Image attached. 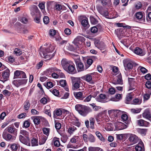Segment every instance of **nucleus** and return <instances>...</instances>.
I'll use <instances>...</instances> for the list:
<instances>
[{
  "mask_svg": "<svg viewBox=\"0 0 151 151\" xmlns=\"http://www.w3.org/2000/svg\"><path fill=\"white\" fill-rule=\"evenodd\" d=\"M55 47L52 45L50 46L48 48H45L43 50L41 49L39 52L40 55L42 58L47 60H50L54 56L53 54H51L54 51Z\"/></svg>",
  "mask_w": 151,
  "mask_h": 151,
  "instance_id": "f257e3e1",
  "label": "nucleus"
},
{
  "mask_svg": "<svg viewBox=\"0 0 151 151\" xmlns=\"http://www.w3.org/2000/svg\"><path fill=\"white\" fill-rule=\"evenodd\" d=\"M75 109L81 115L85 116L88 112L92 111V110L89 108H84V106L81 104H77L75 107Z\"/></svg>",
  "mask_w": 151,
  "mask_h": 151,
  "instance_id": "f03ea898",
  "label": "nucleus"
},
{
  "mask_svg": "<svg viewBox=\"0 0 151 151\" xmlns=\"http://www.w3.org/2000/svg\"><path fill=\"white\" fill-rule=\"evenodd\" d=\"M71 79L72 82L73 87L75 88H79L83 85L80 78L72 77H71Z\"/></svg>",
  "mask_w": 151,
  "mask_h": 151,
  "instance_id": "7ed1b4c3",
  "label": "nucleus"
},
{
  "mask_svg": "<svg viewBox=\"0 0 151 151\" xmlns=\"http://www.w3.org/2000/svg\"><path fill=\"white\" fill-rule=\"evenodd\" d=\"M68 111L64 109H56L53 111V117L56 119H60V118L63 113L67 114Z\"/></svg>",
  "mask_w": 151,
  "mask_h": 151,
  "instance_id": "20e7f679",
  "label": "nucleus"
},
{
  "mask_svg": "<svg viewBox=\"0 0 151 151\" xmlns=\"http://www.w3.org/2000/svg\"><path fill=\"white\" fill-rule=\"evenodd\" d=\"M128 141L130 145H133L137 143L138 141V138L134 134H130Z\"/></svg>",
  "mask_w": 151,
  "mask_h": 151,
  "instance_id": "39448f33",
  "label": "nucleus"
},
{
  "mask_svg": "<svg viewBox=\"0 0 151 151\" xmlns=\"http://www.w3.org/2000/svg\"><path fill=\"white\" fill-rule=\"evenodd\" d=\"M3 138L8 141H13L15 139V137L6 132V130H4L2 134Z\"/></svg>",
  "mask_w": 151,
  "mask_h": 151,
  "instance_id": "423d86ee",
  "label": "nucleus"
},
{
  "mask_svg": "<svg viewBox=\"0 0 151 151\" xmlns=\"http://www.w3.org/2000/svg\"><path fill=\"white\" fill-rule=\"evenodd\" d=\"M75 61L76 63L78 70L79 71H82L84 70L83 64L81 62L79 58L75 59Z\"/></svg>",
  "mask_w": 151,
  "mask_h": 151,
  "instance_id": "0eeeda50",
  "label": "nucleus"
},
{
  "mask_svg": "<svg viewBox=\"0 0 151 151\" xmlns=\"http://www.w3.org/2000/svg\"><path fill=\"white\" fill-rule=\"evenodd\" d=\"M99 43V41H95V45L101 51H102V52H104L106 48V45L103 42H101L98 44Z\"/></svg>",
  "mask_w": 151,
  "mask_h": 151,
  "instance_id": "6e6552de",
  "label": "nucleus"
},
{
  "mask_svg": "<svg viewBox=\"0 0 151 151\" xmlns=\"http://www.w3.org/2000/svg\"><path fill=\"white\" fill-rule=\"evenodd\" d=\"M115 129L117 130H121L126 129L127 126L125 124L120 122H117L115 123Z\"/></svg>",
  "mask_w": 151,
  "mask_h": 151,
  "instance_id": "1a4fd4ad",
  "label": "nucleus"
},
{
  "mask_svg": "<svg viewBox=\"0 0 151 151\" xmlns=\"http://www.w3.org/2000/svg\"><path fill=\"white\" fill-rule=\"evenodd\" d=\"M48 71L50 72H56L57 73H58V77H60L61 78H64L65 76L64 74L62 72H61V71L60 70L55 67L49 68L48 69Z\"/></svg>",
  "mask_w": 151,
  "mask_h": 151,
  "instance_id": "9d476101",
  "label": "nucleus"
},
{
  "mask_svg": "<svg viewBox=\"0 0 151 151\" xmlns=\"http://www.w3.org/2000/svg\"><path fill=\"white\" fill-rule=\"evenodd\" d=\"M129 90H132L135 89L136 86V83L135 79L133 78H129Z\"/></svg>",
  "mask_w": 151,
  "mask_h": 151,
  "instance_id": "9b49d317",
  "label": "nucleus"
},
{
  "mask_svg": "<svg viewBox=\"0 0 151 151\" xmlns=\"http://www.w3.org/2000/svg\"><path fill=\"white\" fill-rule=\"evenodd\" d=\"M124 66L126 70L130 69L133 67V64L131 61L126 60L124 62Z\"/></svg>",
  "mask_w": 151,
  "mask_h": 151,
  "instance_id": "f8f14e48",
  "label": "nucleus"
},
{
  "mask_svg": "<svg viewBox=\"0 0 151 151\" xmlns=\"http://www.w3.org/2000/svg\"><path fill=\"white\" fill-rule=\"evenodd\" d=\"M10 74V71L8 68L6 69L3 72L2 75V78L6 81L9 78Z\"/></svg>",
  "mask_w": 151,
  "mask_h": 151,
  "instance_id": "ddd939ff",
  "label": "nucleus"
},
{
  "mask_svg": "<svg viewBox=\"0 0 151 151\" xmlns=\"http://www.w3.org/2000/svg\"><path fill=\"white\" fill-rule=\"evenodd\" d=\"M71 62L66 59H63L61 61V64L64 69L66 70L70 64Z\"/></svg>",
  "mask_w": 151,
  "mask_h": 151,
  "instance_id": "4468645a",
  "label": "nucleus"
},
{
  "mask_svg": "<svg viewBox=\"0 0 151 151\" xmlns=\"http://www.w3.org/2000/svg\"><path fill=\"white\" fill-rule=\"evenodd\" d=\"M137 123L138 125L140 126L147 127L150 125L149 122L142 119L138 120Z\"/></svg>",
  "mask_w": 151,
  "mask_h": 151,
  "instance_id": "2eb2a0df",
  "label": "nucleus"
},
{
  "mask_svg": "<svg viewBox=\"0 0 151 151\" xmlns=\"http://www.w3.org/2000/svg\"><path fill=\"white\" fill-rule=\"evenodd\" d=\"M4 130H6V132H8L9 133L14 135H16L17 133V130L13 127L9 126Z\"/></svg>",
  "mask_w": 151,
  "mask_h": 151,
  "instance_id": "dca6fc26",
  "label": "nucleus"
},
{
  "mask_svg": "<svg viewBox=\"0 0 151 151\" xmlns=\"http://www.w3.org/2000/svg\"><path fill=\"white\" fill-rule=\"evenodd\" d=\"M143 117L150 120L151 118V114L148 109H145L142 114Z\"/></svg>",
  "mask_w": 151,
  "mask_h": 151,
  "instance_id": "f3484780",
  "label": "nucleus"
},
{
  "mask_svg": "<svg viewBox=\"0 0 151 151\" xmlns=\"http://www.w3.org/2000/svg\"><path fill=\"white\" fill-rule=\"evenodd\" d=\"M67 70L68 72L69 73L74 74L76 72L74 65H71V64L68 67Z\"/></svg>",
  "mask_w": 151,
  "mask_h": 151,
  "instance_id": "a211bd4d",
  "label": "nucleus"
},
{
  "mask_svg": "<svg viewBox=\"0 0 151 151\" xmlns=\"http://www.w3.org/2000/svg\"><path fill=\"white\" fill-rule=\"evenodd\" d=\"M134 52L136 54L141 56H143L145 54V52H143L142 50L139 47H136L134 50Z\"/></svg>",
  "mask_w": 151,
  "mask_h": 151,
  "instance_id": "6ab92c4d",
  "label": "nucleus"
},
{
  "mask_svg": "<svg viewBox=\"0 0 151 151\" xmlns=\"http://www.w3.org/2000/svg\"><path fill=\"white\" fill-rule=\"evenodd\" d=\"M115 79L113 82V83L114 84H122V78L121 76H116L114 79Z\"/></svg>",
  "mask_w": 151,
  "mask_h": 151,
  "instance_id": "aec40b11",
  "label": "nucleus"
},
{
  "mask_svg": "<svg viewBox=\"0 0 151 151\" xmlns=\"http://www.w3.org/2000/svg\"><path fill=\"white\" fill-rule=\"evenodd\" d=\"M30 9L31 11V14L32 16H33L35 13H37L39 11L37 6L35 5H33L31 7Z\"/></svg>",
  "mask_w": 151,
  "mask_h": 151,
  "instance_id": "412c9836",
  "label": "nucleus"
},
{
  "mask_svg": "<svg viewBox=\"0 0 151 151\" xmlns=\"http://www.w3.org/2000/svg\"><path fill=\"white\" fill-rule=\"evenodd\" d=\"M136 18L138 20H143L144 18V14L142 12H138L135 14Z\"/></svg>",
  "mask_w": 151,
  "mask_h": 151,
  "instance_id": "4be33fe9",
  "label": "nucleus"
},
{
  "mask_svg": "<svg viewBox=\"0 0 151 151\" xmlns=\"http://www.w3.org/2000/svg\"><path fill=\"white\" fill-rule=\"evenodd\" d=\"M83 17L82 16L78 17L79 21L81 22L82 25L84 27H86L88 24V22L86 19H83Z\"/></svg>",
  "mask_w": 151,
  "mask_h": 151,
  "instance_id": "5701e85b",
  "label": "nucleus"
},
{
  "mask_svg": "<svg viewBox=\"0 0 151 151\" xmlns=\"http://www.w3.org/2000/svg\"><path fill=\"white\" fill-rule=\"evenodd\" d=\"M24 110L27 112L30 107V104L29 101H26L24 104Z\"/></svg>",
  "mask_w": 151,
  "mask_h": 151,
  "instance_id": "b1692460",
  "label": "nucleus"
},
{
  "mask_svg": "<svg viewBox=\"0 0 151 151\" xmlns=\"http://www.w3.org/2000/svg\"><path fill=\"white\" fill-rule=\"evenodd\" d=\"M19 139L20 141L23 144L26 145H30L29 143L27 142L24 137L21 135H19Z\"/></svg>",
  "mask_w": 151,
  "mask_h": 151,
  "instance_id": "393cba45",
  "label": "nucleus"
},
{
  "mask_svg": "<svg viewBox=\"0 0 151 151\" xmlns=\"http://www.w3.org/2000/svg\"><path fill=\"white\" fill-rule=\"evenodd\" d=\"M122 99V95L120 94H118L115 95V97L112 98L111 99V100L114 101H117Z\"/></svg>",
  "mask_w": 151,
  "mask_h": 151,
  "instance_id": "a878e982",
  "label": "nucleus"
},
{
  "mask_svg": "<svg viewBox=\"0 0 151 151\" xmlns=\"http://www.w3.org/2000/svg\"><path fill=\"white\" fill-rule=\"evenodd\" d=\"M135 149L136 151H142L144 150L143 145L142 143L138 144L135 147Z\"/></svg>",
  "mask_w": 151,
  "mask_h": 151,
  "instance_id": "bb28decb",
  "label": "nucleus"
},
{
  "mask_svg": "<svg viewBox=\"0 0 151 151\" xmlns=\"http://www.w3.org/2000/svg\"><path fill=\"white\" fill-rule=\"evenodd\" d=\"M96 2L101 4L103 6L110 5L111 4V0H109L108 2H106V1H105L104 0H97Z\"/></svg>",
  "mask_w": 151,
  "mask_h": 151,
  "instance_id": "cd10ccee",
  "label": "nucleus"
},
{
  "mask_svg": "<svg viewBox=\"0 0 151 151\" xmlns=\"http://www.w3.org/2000/svg\"><path fill=\"white\" fill-rule=\"evenodd\" d=\"M74 95L76 98L81 100L83 99V93L82 92H75L74 93Z\"/></svg>",
  "mask_w": 151,
  "mask_h": 151,
  "instance_id": "c85d7f7f",
  "label": "nucleus"
},
{
  "mask_svg": "<svg viewBox=\"0 0 151 151\" xmlns=\"http://www.w3.org/2000/svg\"><path fill=\"white\" fill-rule=\"evenodd\" d=\"M47 137L43 135L41 138H40L39 143L40 145H42L45 143L46 140L47 139Z\"/></svg>",
  "mask_w": 151,
  "mask_h": 151,
  "instance_id": "c756f323",
  "label": "nucleus"
},
{
  "mask_svg": "<svg viewBox=\"0 0 151 151\" xmlns=\"http://www.w3.org/2000/svg\"><path fill=\"white\" fill-rule=\"evenodd\" d=\"M92 79V77L90 74H88L86 76V81L89 82L90 83L93 84L94 83L91 81Z\"/></svg>",
  "mask_w": 151,
  "mask_h": 151,
  "instance_id": "7c9ffc66",
  "label": "nucleus"
},
{
  "mask_svg": "<svg viewBox=\"0 0 151 151\" xmlns=\"http://www.w3.org/2000/svg\"><path fill=\"white\" fill-rule=\"evenodd\" d=\"M137 132L142 136L145 135L147 132V129H142L139 128L137 129Z\"/></svg>",
  "mask_w": 151,
  "mask_h": 151,
  "instance_id": "2f4dec72",
  "label": "nucleus"
},
{
  "mask_svg": "<svg viewBox=\"0 0 151 151\" xmlns=\"http://www.w3.org/2000/svg\"><path fill=\"white\" fill-rule=\"evenodd\" d=\"M20 133L24 136L27 138L28 140H29V133L25 130H21L20 132Z\"/></svg>",
  "mask_w": 151,
  "mask_h": 151,
  "instance_id": "473e14b6",
  "label": "nucleus"
},
{
  "mask_svg": "<svg viewBox=\"0 0 151 151\" xmlns=\"http://www.w3.org/2000/svg\"><path fill=\"white\" fill-rule=\"evenodd\" d=\"M76 129H77L75 127L73 126H71L68 128V131L69 133L71 134H73V132L75 131Z\"/></svg>",
  "mask_w": 151,
  "mask_h": 151,
  "instance_id": "72a5a7b5",
  "label": "nucleus"
},
{
  "mask_svg": "<svg viewBox=\"0 0 151 151\" xmlns=\"http://www.w3.org/2000/svg\"><path fill=\"white\" fill-rule=\"evenodd\" d=\"M85 38L84 37L81 36H77L74 39V41L77 42L78 41L83 42L84 41Z\"/></svg>",
  "mask_w": 151,
  "mask_h": 151,
  "instance_id": "f704fd0d",
  "label": "nucleus"
},
{
  "mask_svg": "<svg viewBox=\"0 0 151 151\" xmlns=\"http://www.w3.org/2000/svg\"><path fill=\"white\" fill-rule=\"evenodd\" d=\"M14 53L16 55L19 56L22 54V52L20 49L16 48L14 50Z\"/></svg>",
  "mask_w": 151,
  "mask_h": 151,
  "instance_id": "c9c22d12",
  "label": "nucleus"
},
{
  "mask_svg": "<svg viewBox=\"0 0 151 151\" xmlns=\"http://www.w3.org/2000/svg\"><path fill=\"white\" fill-rule=\"evenodd\" d=\"M117 112H119V110H111L108 111V113L109 114L113 115L114 116H116Z\"/></svg>",
  "mask_w": 151,
  "mask_h": 151,
  "instance_id": "e433bc0d",
  "label": "nucleus"
},
{
  "mask_svg": "<svg viewBox=\"0 0 151 151\" xmlns=\"http://www.w3.org/2000/svg\"><path fill=\"white\" fill-rule=\"evenodd\" d=\"M95 134L97 137L101 141H104L105 140V139L102 136L101 134L98 131L96 132Z\"/></svg>",
  "mask_w": 151,
  "mask_h": 151,
  "instance_id": "4c0bfd02",
  "label": "nucleus"
},
{
  "mask_svg": "<svg viewBox=\"0 0 151 151\" xmlns=\"http://www.w3.org/2000/svg\"><path fill=\"white\" fill-rule=\"evenodd\" d=\"M146 87L148 89L147 91H150L151 92V82L150 81H147L145 84Z\"/></svg>",
  "mask_w": 151,
  "mask_h": 151,
  "instance_id": "58836bf2",
  "label": "nucleus"
},
{
  "mask_svg": "<svg viewBox=\"0 0 151 151\" xmlns=\"http://www.w3.org/2000/svg\"><path fill=\"white\" fill-rule=\"evenodd\" d=\"M53 140L54 141V144L55 146L57 147H59L60 146V143L58 138L56 137H54L53 138Z\"/></svg>",
  "mask_w": 151,
  "mask_h": 151,
  "instance_id": "ea45409f",
  "label": "nucleus"
},
{
  "mask_svg": "<svg viewBox=\"0 0 151 151\" xmlns=\"http://www.w3.org/2000/svg\"><path fill=\"white\" fill-rule=\"evenodd\" d=\"M151 94V92H150V91H147L146 93L144 96V100H147L149 98Z\"/></svg>",
  "mask_w": 151,
  "mask_h": 151,
  "instance_id": "a19ab883",
  "label": "nucleus"
},
{
  "mask_svg": "<svg viewBox=\"0 0 151 151\" xmlns=\"http://www.w3.org/2000/svg\"><path fill=\"white\" fill-rule=\"evenodd\" d=\"M138 69L140 70L141 72L143 74H145L147 72V70L145 68L141 66H139L138 68Z\"/></svg>",
  "mask_w": 151,
  "mask_h": 151,
  "instance_id": "79ce46f5",
  "label": "nucleus"
},
{
  "mask_svg": "<svg viewBox=\"0 0 151 151\" xmlns=\"http://www.w3.org/2000/svg\"><path fill=\"white\" fill-rule=\"evenodd\" d=\"M90 20L91 23L93 24H96L98 23V22L96 19L92 16L90 17Z\"/></svg>",
  "mask_w": 151,
  "mask_h": 151,
  "instance_id": "37998d69",
  "label": "nucleus"
},
{
  "mask_svg": "<svg viewBox=\"0 0 151 151\" xmlns=\"http://www.w3.org/2000/svg\"><path fill=\"white\" fill-rule=\"evenodd\" d=\"M32 146H35L38 145V141L35 138H33L31 141Z\"/></svg>",
  "mask_w": 151,
  "mask_h": 151,
  "instance_id": "c03bdc74",
  "label": "nucleus"
},
{
  "mask_svg": "<svg viewBox=\"0 0 151 151\" xmlns=\"http://www.w3.org/2000/svg\"><path fill=\"white\" fill-rule=\"evenodd\" d=\"M141 110L140 108L132 109H131V111L132 113L137 114L139 113Z\"/></svg>",
  "mask_w": 151,
  "mask_h": 151,
  "instance_id": "a18cd8bd",
  "label": "nucleus"
},
{
  "mask_svg": "<svg viewBox=\"0 0 151 151\" xmlns=\"http://www.w3.org/2000/svg\"><path fill=\"white\" fill-rule=\"evenodd\" d=\"M132 99V95L131 93H129L127 96L126 97V103L129 104Z\"/></svg>",
  "mask_w": 151,
  "mask_h": 151,
  "instance_id": "49530a36",
  "label": "nucleus"
},
{
  "mask_svg": "<svg viewBox=\"0 0 151 151\" xmlns=\"http://www.w3.org/2000/svg\"><path fill=\"white\" fill-rule=\"evenodd\" d=\"M63 6H63L61 4H57L55 6V9L57 11H60L62 9Z\"/></svg>",
  "mask_w": 151,
  "mask_h": 151,
  "instance_id": "de8ad7c7",
  "label": "nucleus"
},
{
  "mask_svg": "<svg viewBox=\"0 0 151 151\" xmlns=\"http://www.w3.org/2000/svg\"><path fill=\"white\" fill-rule=\"evenodd\" d=\"M66 49L69 51H73L74 50V48L72 45L68 44L66 47Z\"/></svg>",
  "mask_w": 151,
  "mask_h": 151,
  "instance_id": "09e8293b",
  "label": "nucleus"
},
{
  "mask_svg": "<svg viewBox=\"0 0 151 151\" xmlns=\"http://www.w3.org/2000/svg\"><path fill=\"white\" fill-rule=\"evenodd\" d=\"M100 148L98 147H89L88 148L89 151H99Z\"/></svg>",
  "mask_w": 151,
  "mask_h": 151,
  "instance_id": "8fccbe9b",
  "label": "nucleus"
},
{
  "mask_svg": "<svg viewBox=\"0 0 151 151\" xmlns=\"http://www.w3.org/2000/svg\"><path fill=\"white\" fill-rule=\"evenodd\" d=\"M88 140L91 142H95V139L94 136L92 134H90L88 137Z\"/></svg>",
  "mask_w": 151,
  "mask_h": 151,
  "instance_id": "3c124183",
  "label": "nucleus"
},
{
  "mask_svg": "<svg viewBox=\"0 0 151 151\" xmlns=\"http://www.w3.org/2000/svg\"><path fill=\"white\" fill-rule=\"evenodd\" d=\"M20 71L21 70H17L14 72V78H19L20 73Z\"/></svg>",
  "mask_w": 151,
  "mask_h": 151,
  "instance_id": "603ef678",
  "label": "nucleus"
},
{
  "mask_svg": "<svg viewBox=\"0 0 151 151\" xmlns=\"http://www.w3.org/2000/svg\"><path fill=\"white\" fill-rule=\"evenodd\" d=\"M44 134L47 136H48L49 134L50 129L47 128H44L43 129Z\"/></svg>",
  "mask_w": 151,
  "mask_h": 151,
  "instance_id": "864d4df0",
  "label": "nucleus"
},
{
  "mask_svg": "<svg viewBox=\"0 0 151 151\" xmlns=\"http://www.w3.org/2000/svg\"><path fill=\"white\" fill-rule=\"evenodd\" d=\"M79 138V137L78 136H74L70 140V142L72 143H75L76 142L77 140Z\"/></svg>",
  "mask_w": 151,
  "mask_h": 151,
  "instance_id": "5fc2aeb1",
  "label": "nucleus"
},
{
  "mask_svg": "<svg viewBox=\"0 0 151 151\" xmlns=\"http://www.w3.org/2000/svg\"><path fill=\"white\" fill-rule=\"evenodd\" d=\"M50 91L53 94L56 96H58L59 95V93L58 91L56 89L51 90Z\"/></svg>",
  "mask_w": 151,
  "mask_h": 151,
  "instance_id": "6e6d98bb",
  "label": "nucleus"
},
{
  "mask_svg": "<svg viewBox=\"0 0 151 151\" xmlns=\"http://www.w3.org/2000/svg\"><path fill=\"white\" fill-rule=\"evenodd\" d=\"M26 78L27 76L25 73L24 72L21 70L20 76H19V78Z\"/></svg>",
  "mask_w": 151,
  "mask_h": 151,
  "instance_id": "4d7b16f0",
  "label": "nucleus"
},
{
  "mask_svg": "<svg viewBox=\"0 0 151 151\" xmlns=\"http://www.w3.org/2000/svg\"><path fill=\"white\" fill-rule=\"evenodd\" d=\"M30 125V123L29 120H27L24 122L23 123V127L25 128L29 127Z\"/></svg>",
  "mask_w": 151,
  "mask_h": 151,
  "instance_id": "13d9d810",
  "label": "nucleus"
},
{
  "mask_svg": "<svg viewBox=\"0 0 151 151\" xmlns=\"http://www.w3.org/2000/svg\"><path fill=\"white\" fill-rule=\"evenodd\" d=\"M53 86V83L51 82H48L47 83L46 87L48 89L52 87Z\"/></svg>",
  "mask_w": 151,
  "mask_h": 151,
  "instance_id": "bf43d9fd",
  "label": "nucleus"
},
{
  "mask_svg": "<svg viewBox=\"0 0 151 151\" xmlns=\"http://www.w3.org/2000/svg\"><path fill=\"white\" fill-rule=\"evenodd\" d=\"M91 31L92 33H95L97 32L98 28L96 26H94L91 28Z\"/></svg>",
  "mask_w": 151,
  "mask_h": 151,
  "instance_id": "052dcab7",
  "label": "nucleus"
},
{
  "mask_svg": "<svg viewBox=\"0 0 151 151\" xmlns=\"http://www.w3.org/2000/svg\"><path fill=\"white\" fill-rule=\"evenodd\" d=\"M121 118L122 121L123 122H125L127 120L128 117L127 115L124 114L122 115Z\"/></svg>",
  "mask_w": 151,
  "mask_h": 151,
  "instance_id": "680f3d73",
  "label": "nucleus"
},
{
  "mask_svg": "<svg viewBox=\"0 0 151 151\" xmlns=\"http://www.w3.org/2000/svg\"><path fill=\"white\" fill-rule=\"evenodd\" d=\"M13 83L17 87H18L20 86L19 80H14L13 82Z\"/></svg>",
  "mask_w": 151,
  "mask_h": 151,
  "instance_id": "e2e57ef3",
  "label": "nucleus"
},
{
  "mask_svg": "<svg viewBox=\"0 0 151 151\" xmlns=\"http://www.w3.org/2000/svg\"><path fill=\"white\" fill-rule=\"evenodd\" d=\"M43 21L44 23L46 24L48 23L49 22V17L47 16H45L43 18Z\"/></svg>",
  "mask_w": 151,
  "mask_h": 151,
  "instance_id": "0e129e2a",
  "label": "nucleus"
},
{
  "mask_svg": "<svg viewBox=\"0 0 151 151\" xmlns=\"http://www.w3.org/2000/svg\"><path fill=\"white\" fill-rule=\"evenodd\" d=\"M106 97V95L103 94H101L99 97V101L100 102H101L102 101V100L104 99H105Z\"/></svg>",
  "mask_w": 151,
  "mask_h": 151,
  "instance_id": "69168bd1",
  "label": "nucleus"
},
{
  "mask_svg": "<svg viewBox=\"0 0 151 151\" xmlns=\"http://www.w3.org/2000/svg\"><path fill=\"white\" fill-rule=\"evenodd\" d=\"M45 2H42L39 4L38 6L41 9H43L45 8Z\"/></svg>",
  "mask_w": 151,
  "mask_h": 151,
  "instance_id": "338daca9",
  "label": "nucleus"
},
{
  "mask_svg": "<svg viewBox=\"0 0 151 151\" xmlns=\"http://www.w3.org/2000/svg\"><path fill=\"white\" fill-rule=\"evenodd\" d=\"M59 83L62 87H64L66 85L67 83L65 80H62L60 81Z\"/></svg>",
  "mask_w": 151,
  "mask_h": 151,
  "instance_id": "774afa93",
  "label": "nucleus"
}]
</instances>
